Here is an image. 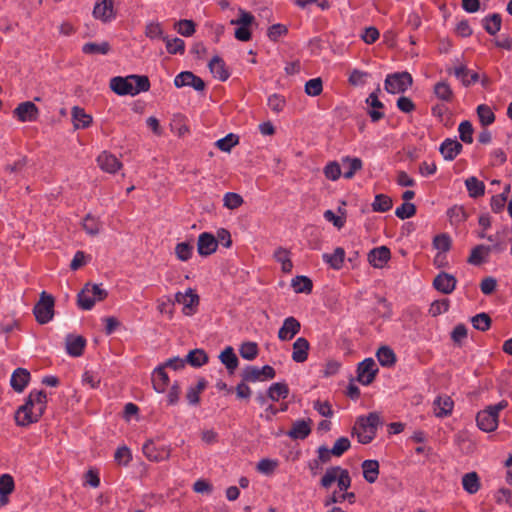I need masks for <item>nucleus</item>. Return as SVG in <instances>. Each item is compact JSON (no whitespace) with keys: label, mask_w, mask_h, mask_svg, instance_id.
<instances>
[{"label":"nucleus","mask_w":512,"mask_h":512,"mask_svg":"<svg viewBox=\"0 0 512 512\" xmlns=\"http://www.w3.org/2000/svg\"><path fill=\"white\" fill-rule=\"evenodd\" d=\"M47 407V395L43 390H32L25 403L15 413V421L18 426H28L38 422Z\"/></svg>","instance_id":"nucleus-1"},{"label":"nucleus","mask_w":512,"mask_h":512,"mask_svg":"<svg viewBox=\"0 0 512 512\" xmlns=\"http://www.w3.org/2000/svg\"><path fill=\"white\" fill-rule=\"evenodd\" d=\"M208 67L213 76L220 81H226L230 76L224 60L219 56H214L210 60Z\"/></svg>","instance_id":"nucleus-28"},{"label":"nucleus","mask_w":512,"mask_h":512,"mask_svg":"<svg viewBox=\"0 0 512 512\" xmlns=\"http://www.w3.org/2000/svg\"><path fill=\"white\" fill-rule=\"evenodd\" d=\"M454 75L466 87L476 83L480 78L477 72L469 70L465 65L455 67Z\"/></svg>","instance_id":"nucleus-29"},{"label":"nucleus","mask_w":512,"mask_h":512,"mask_svg":"<svg viewBox=\"0 0 512 512\" xmlns=\"http://www.w3.org/2000/svg\"><path fill=\"white\" fill-rule=\"evenodd\" d=\"M174 85L177 88L189 86L198 92L204 91L206 88L205 82L191 71H182L176 75Z\"/></svg>","instance_id":"nucleus-8"},{"label":"nucleus","mask_w":512,"mask_h":512,"mask_svg":"<svg viewBox=\"0 0 512 512\" xmlns=\"http://www.w3.org/2000/svg\"><path fill=\"white\" fill-rule=\"evenodd\" d=\"M450 307V301L448 299L435 300L431 303L429 308V314L432 317H437L448 311Z\"/></svg>","instance_id":"nucleus-60"},{"label":"nucleus","mask_w":512,"mask_h":512,"mask_svg":"<svg viewBox=\"0 0 512 512\" xmlns=\"http://www.w3.org/2000/svg\"><path fill=\"white\" fill-rule=\"evenodd\" d=\"M33 313L40 324H46L51 321L54 315L53 296L43 291L39 301L34 306Z\"/></svg>","instance_id":"nucleus-5"},{"label":"nucleus","mask_w":512,"mask_h":512,"mask_svg":"<svg viewBox=\"0 0 512 512\" xmlns=\"http://www.w3.org/2000/svg\"><path fill=\"white\" fill-rule=\"evenodd\" d=\"M72 121L75 129L88 128L92 123V117L83 108L74 106L72 108Z\"/></svg>","instance_id":"nucleus-31"},{"label":"nucleus","mask_w":512,"mask_h":512,"mask_svg":"<svg viewBox=\"0 0 512 512\" xmlns=\"http://www.w3.org/2000/svg\"><path fill=\"white\" fill-rule=\"evenodd\" d=\"M175 302L182 304L183 313L190 316L196 312V307L199 305V296L189 288L186 293L177 292Z\"/></svg>","instance_id":"nucleus-10"},{"label":"nucleus","mask_w":512,"mask_h":512,"mask_svg":"<svg viewBox=\"0 0 512 512\" xmlns=\"http://www.w3.org/2000/svg\"><path fill=\"white\" fill-rule=\"evenodd\" d=\"M362 470L364 479L372 484L374 483L379 475V463L377 460H365L362 462Z\"/></svg>","instance_id":"nucleus-35"},{"label":"nucleus","mask_w":512,"mask_h":512,"mask_svg":"<svg viewBox=\"0 0 512 512\" xmlns=\"http://www.w3.org/2000/svg\"><path fill=\"white\" fill-rule=\"evenodd\" d=\"M93 15L96 19H99L104 23L115 19L116 13L114 11L113 0H102L100 3H96L93 9Z\"/></svg>","instance_id":"nucleus-13"},{"label":"nucleus","mask_w":512,"mask_h":512,"mask_svg":"<svg viewBox=\"0 0 512 512\" xmlns=\"http://www.w3.org/2000/svg\"><path fill=\"white\" fill-rule=\"evenodd\" d=\"M97 162L100 168L108 173H116L122 166L116 156L105 151L97 157Z\"/></svg>","instance_id":"nucleus-24"},{"label":"nucleus","mask_w":512,"mask_h":512,"mask_svg":"<svg viewBox=\"0 0 512 512\" xmlns=\"http://www.w3.org/2000/svg\"><path fill=\"white\" fill-rule=\"evenodd\" d=\"M145 457L153 462L168 460L171 455V449L166 445H156L153 440H148L142 448Z\"/></svg>","instance_id":"nucleus-7"},{"label":"nucleus","mask_w":512,"mask_h":512,"mask_svg":"<svg viewBox=\"0 0 512 512\" xmlns=\"http://www.w3.org/2000/svg\"><path fill=\"white\" fill-rule=\"evenodd\" d=\"M477 115L481 125L484 127L491 125L495 121V114L488 105H479L477 107Z\"/></svg>","instance_id":"nucleus-50"},{"label":"nucleus","mask_w":512,"mask_h":512,"mask_svg":"<svg viewBox=\"0 0 512 512\" xmlns=\"http://www.w3.org/2000/svg\"><path fill=\"white\" fill-rule=\"evenodd\" d=\"M347 500L349 503H354L356 500V495L353 492H343V491H334L331 495L326 497L324 501L325 506H330L336 503H342Z\"/></svg>","instance_id":"nucleus-42"},{"label":"nucleus","mask_w":512,"mask_h":512,"mask_svg":"<svg viewBox=\"0 0 512 512\" xmlns=\"http://www.w3.org/2000/svg\"><path fill=\"white\" fill-rule=\"evenodd\" d=\"M341 162L344 168L343 177L345 179H352L363 167V162L358 157L345 156L341 159Z\"/></svg>","instance_id":"nucleus-26"},{"label":"nucleus","mask_w":512,"mask_h":512,"mask_svg":"<svg viewBox=\"0 0 512 512\" xmlns=\"http://www.w3.org/2000/svg\"><path fill=\"white\" fill-rule=\"evenodd\" d=\"M239 353L243 359L252 361L258 356V345L256 342H244L240 346Z\"/></svg>","instance_id":"nucleus-48"},{"label":"nucleus","mask_w":512,"mask_h":512,"mask_svg":"<svg viewBox=\"0 0 512 512\" xmlns=\"http://www.w3.org/2000/svg\"><path fill=\"white\" fill-rule=\"evenodd\" d=\"M39 110L37 106L31 102L26 101L20 103L13 111V114L20 122H32L38 117Z\"/></svg>","instance_id":"nucleus-11"},{"label":"nucleus","mask_w":512,"mask_h":512,"mask_svg":"<svg viewBox=\"0 0 512 512\" xmlns=\"http://www.w3.org/2000/svg\"><path fill=\"white\" fill-rule=\"evenodd\" d=\"M434 94L436 97L444 102H452L454 99V93L446 81L437 82L434 86Z\"/></svg>","instance_id":"nucleus-43"},{"label":"nucleus","mask_w":512,"mask_h":512,"mask_svg":"<svg viewBox=\"0 0 512 512\" xmlns=\"http://www.w3.org/2000/svg\"><path fill=\"white\" fill-rule=\"evenodd\" d=\"M110 44L106 41L101 43L89 42L85 43L82 47V52L84 54H101L106 55L110 51Z\"/></svg>","instance_id":"nucleus-45"},{"label":"nucleus","mask_w":512,"mask_h":512,"mask_svg":"<svg viewBox=\"0 0 512 512\" xmlns=\"http://www.w3.org/2000/svg\"><path fill=\"white\" fill-rule=\"evenodd\" d=\"M392 207V200L389 196L378 194L372 203V209L375 212H387Z\"/></svg>","instance_id":"nucleus-52"},{"label":"nucleus","mask_w":512,"mask_h":512,"mask_svg":"<svg viewBox=\"0 0 512 512\" xmlns=\"http://www.w3.org/2000/svg\"><path fill=\"white\" fill-rule=\"evenodd\" d=\"M86 346V339L82 336L68 335L66 337V350L72 357H79L83 354Z\"/></svg>","instance_id":"nucleus-25"},{"label":"nucleus","mask_w":512,"mask_h":512,"mask_svg":"<svg viewBox=\"0 0 512 512\" xmlns=\"http://www.w3.org/2000/svg\"><path fill=\"white\" fill-rule=\"evenodd\" d=\"M323 83L321 78H313L306 82L305 93L309 96H318L322 93Z\"/></svg>","instance_id":"nucleus-64"},{"label":"nucleus","mask_w":512,"mask_h":512,"mask_svg":"<svg viewBox=\"0 0 512 512\" xmlns=\"http://www.w3.org/2000/svg\"><path fill=\"white\" fill-rule=\"evenodd\" d=\"M378 362L383 367H392L396 362L394 351L388 346H381L376 353Z\"/></svg>","instance_id":"nucleus-41"},{"label":"nucleus","mask_w":512,"mask_h":512,"mask_svg":"<svg viewBox=\"0 0 512 512\" xmlns=\"http://www.w3.org/2000/svg\"><path fill=\"white\" fill-rule=\"evenodd\" d=\"M289 395V387L284 382L273 383L267 390V397L272 401L286 399Z\"/></svg>","instance_id":"nucleus-37"},{"label":"nucleus","mask_w":512,"mask_h":512,"mask_svg":"<svg viewBox=\"0 0 512 512\" xmlns=\"http://www.w3.org/2000/svg\"><path fill=\"white\" fill-rule=\"evenodd\" d=\"M434 414L438 418H445L452 413L454 402L451 397L444 395L438 396L434 402Z\"/></svg>","instance_id":"nucleus-22"},{"label":"nucleus","mask_w":512,"mask_h":512,"mask_svg":"<svg viewBox=\"0 0 512 512\" xmlns=\"http://www.w3.org/2000/svg\"><path fill=\"white\" fill-rule=\"evenodd\" d=\"M378 372L375 361L372 358H366L358 364L357 380L362 385H369L373 382Z\"/></svg>","instance_id":"nucleus-9"},{"label":"nucleus","mask_w":512,"mask_h":512,"mask_svg":"<svg viewBox=\"0 0 512 512\" xmlns=\"http://www.w3.org/2000/svg\"><path fill=\"white\" fill-rule=\"evenodd\" d=\"M463 489L469 494H475L480 489V478L476 472H469L462 477Z\"/></svg>","instance_id":"nucleus-38"},{"label":"nucleus","mask_w":512,"mask_h":512,"mask_svg":"<svg viewBox=\"0 0 512 512\" xmlns=\"http://www.w3.org/2000/svg\"><path fill=\"white\" fill-rule=\"evenodd\" d=\"M175 28L182 36L189 37L195 32V23L192 20L182 19L176 22Z\"/></svg>","instance_id":"nucleus-63"},{"label":"nucleus","mask_w":512,"mask_h":512,"mask_svg":"<svg viewBox=\"0 0 512 512\" xmlns=\"http://www.w3.org/2000/svg\"><path fill=\"white\" fill-rule=\"evenodd\" d=\"M447 217L452 225H459L467 220V213L462 206L454 205L447 211Z\"/></svg>","instance_id":"nucleus-46"},{"label":"nucleus","mask_w":512,"mask_h":512,"mask_svg":"<svg viewBox=\"0 0 512 512\" xmlns=\"http://www.w3.org/2000/svg\"><path fill=\"white\" fill-rule=\"evenodd\" d=\"M459 137L461 141L467 144L473 143V126L468 120H464L459 124L458 127Z\"/></svg>","instance_id":"nucleus-53"},{"label":"nucleus","mask_w":512,"mask_h":512,"mask_svg":"<svg viewBox=\"0 0 512 512\" xmlns=\"http://www.w3.org/2000/svg\"><path fill=\"white\" fill-rule=\"evenodd\" d=\"M462 150L463 145L458 140L451 138L445 139L439 147V151L446 161L454 160Z\"/></svg>","instance_id":"nucleus-18"},{"label":"nucleus","mask_w":512,"mask_h":512,"mask_svg":"<svg viewBox=\"0 0 512 512\" xmlns=\"http://www.w3.org/2000/svg\"><path fill=\"white\" fill-rule=\"evenodd\" d=\"M31 379L30 372L25 368H17L11 375L10 385L15 392L21 393L24 391Z\"/></svg>","instance_id":"nucleus-21"},{"label":"nucleus","mask_w":512,"mask_h":512,"mask_svg":"<svg viewBox=\"0 0 512 512\" xmlns=\"http://www.w3.org/2000/svg\"><path fill=\"white\" fill-rule=\"evenodd\" d=\"M416 214V206L413 203L404 202L395 210V215L404 220L413 217Z\"/></svg>","instance_id":"nucleus-61"},{"label":"nucleus","mask_w":512,"mask_h":512,"mask_svg":"<svg viewBox=\"0 0 512 512\" xmlns=\"http://www.w3.org/2000/svg\"><path fill=\"white\" fill-rule=\"evenodd\" d=\"M185 361L193 367H201L208 362V355L202 349H194L187 354Z\"/></svg>","instance_id":"nucleus-44"},{"label":"nucleus","mask_w":512,"mask_h":512,"mask_svg":"<svg viewBox=\"0 0 512 512\" xmlns=\"http://www.w3.org/2000/svg\"><path fill=\"white\" fill-rule=\"evenodd\" d=\"M133 83V96L140 92H147L150 89L149 78L145 75H130Z\"/></svg>","instance_id":"nucleus-47"},{"label":"nucleus","mask_w":512,"mask_h":512,"mask_svg":"<svg viewBox=\"0 0 512 512\" xmlns=\"http://www.w3.org/2000/svg\"><path fill=\"white\" fill-rule=\"evenodd\" d=\"M391 258L390 249L386 246L373 248L368 253V262L375 268H382Z\"/></svg>","instance_id":"nucleus-19"},{"label":"nucleus","mask_w":512,"mask_h":512,"mask_svg":"<svg viewBox=\"0 0 512 512\" xmlns=\"http://www.w3.org/2000/svg\"><path fill=\"white\" fill-rule=\"evenodd\" d=\"M219 359L230 374H233L239 365V360L234 352L233 347L227 346L219 355Z\"/></svg>","instance_id":"nucleus-32"},{"label":"nucleus","mask_w":512,"mask_h":512,"mask_svg":"<svg viewBox=\"0 0 512 512\" xmlns=\"http://www.w3.org/2000/svg\"><path fill=\"white\" fill-rule=\"evenodd\" d=\"M292 287L296 293H310L313 288V283L311 279L306 276H296L292 279Z\"/></svg>","instance_id":"nucleus-49"},{"label":"nucleus","mask_w":512,"mask_h":512,"mask_svg":"<svg viewBox=\"0 0 512 512\" xmlns=\"http://www.w3.org/2000/svg\"><path fill=\"white\" fill-rule=\"evenodd\" d=\"M451 244H452L451 238L446 233L436 235L433 239L434 248L441 252L449 251L451 248Z\"/></svg>","instance_id":"nucleus-62"},{"label":"nucleus","mask_w":512,"mask_h":512,"mask_svg":"<svg viewBox=\"0 0 512 512\" xmlns=\"http://www.w3.org/2000/svg\"><path fill=\"white\" fill-rule=\"evenodd\" d=\"M82 226L86 233L91 236L97 235L100 231L99 220L90 214L86 215V217L83 219Z\"/></svg>","instance_id":"nucleus-57"},{"label":"nucleus","mask_w":512,"mask_h":512,"mask_svg":"<svg viewBox=\"0 0 512 512\" xmlns=\"http://www.w3.org/2000/svg\"><path fill=\"white\" fill-rule=\"evenodd\" d=\"M166 49L169 54H183L185 52V42L180 38L169 39L164 38Z\"/></svg>","instance_id":"nucleus-55"},{"label":"nucleus","mask_w":512,"mask_h":512,"mask_svg":"<svg viewBox=\"0 0 512 512\" xmlns=\"http://www.w3.org/2000/svg\"><path fill=\"white\" fill-rule=\"evenodd\" d=\"M218 247V240L216 237L208 232H203L198 237L197 251L201 256H209L213 254Z\"/></svg>","instance_id":"nucleus-12"},{"label":"nucleus","mask_w":512,"mask_h":512,"mask_svg":"<svg viewBox=\"0 0 512 512\" xmlns=\"http://www.w3.org/2000/svg\"><path fill=\"white\" fill-rule=\"evenodd\" d=\"M456 283L457 280L453 275L441 272L434 278L433 287L444 294H450L455 290Z\"/></svg>","instance_id":"nucleus-16"},{"label":"nucleus","mask_w":512,"mask_h":512,"mask_svg":"<svg viewBox=\"0 0 512 512\" xmlns=\"http://www.w3.org/2000/svg\"><path fill=\"white\" fill-rule=\"evenodd\" d=\"M312 420L300 419L293 422L291 429L287 432V436L293 440H304L311 433Z\"/></svg>","instance_id":"nucleus-14"},{"label":"nucleus","mask_w":512,"mask_h":512,"mask_svg":"<svg viewBox=\"0 0 512 512\" xmlns=\"http://www.w3.org/2000/svg\"><path fill=\"white\" fill-rule=\"evenodd\" d=\"M207 387V381L204 378L198 380L196 386H191L187 390L186 399L190 405H197L200 402V394Z\"/></svg>","instance_id":"nucleus-40"},{"label":"nucleus","mask_w":512,"mask_h":512,"mask_svg":"<svg viewBox=\"0 0 512 512\" xmlns=\"http://www.w3.org/2000/svg\"><path fill=\"white\" fill-rule=\"evenodd\" d=\"M379 88L376 91L372 92L366 99V104L371 108L367 111V114L370 116L372 122H378L382 118H384V112L381 109L384 108V104L378 98Z\"/></svg>","instance_id":"nucleus-17"},{"label":"nucleus","mask_w":512,"mask_h":512,"mask_svg":"<svg viewBox=\"0 0 512 512\" xmlns=\"http://www.w3.org/2000/svg\"><path fill=\"white\" fill-rule=\"evenodd\" d=\"M381 425L380 416L376 412H371L367 416L357 418L352 430V434L357 436L361 444H369L376 437L378 427Z\"/></svg>","instance_id":"nucleus-2"},{"label":"nucleus","mask_w":512,"mask_h":512,"mask_svg":"<svg viewBox=\"0 0 512 512\" xmlns=\"http://www.w3.org/2000/svg\"><path fill=\"white\" fill-rule=\"evenodd\" d=\"M95 302L96 300L91 295L88 288H83L77 295V304L83 310H91Z\"/></svg>","instance_id":"nucleus-51"},{"label":"nucleus","mask_w":512,"mask_h":512,"mask_svg":"<svg viewBox=\"0 0 512 512\" xmlns=\"http://www.w3.org/2000/svg\"><path fill=\"white\" fill-rule=\"evenodd\" d=\"M501 24L502 18L498 13L488 15L482 20L483 28L490 35H495L497 32H499L501 29Z\"/></svg>","instance_id":"nucleus-39"},{"label":"nucleus","mask_w":512,"mask_h":512,"mask_svg":"<svg viewBox=\"0 0 512 512\" xmlns=\"http://www.w3.org/2000/svg\"><path fill=\"white\" fill-rule=\"evenodd\" d=\"M325 177L329 180L336 181L343 175L341 165L336 161H331L326 164L323 169Z\"/></svg>","instance_id":"nucleus-56"},{"label":"nucleus","mask_w":512,"mask_h":512,"mask_svg":"<svg viewBox=\"0 0 512 512\" xmlns=\"http://www.w3.org/2000/svg\"><path fill=\"white\" fill-rule=\"evenodd\" d=\"M351 447V442L347 437L338 438L333 447L330 449V453H332L335 457H341L346 451H348Z\"/></svg>","instance_id":"nucleus-58"},{"label":"nucleus","mask_w":512,"mask_h":512,"mask_svg":"<svg viewBox=\"0 0 512 512\" xmlns=\"http://www.w3.org/2000/svg\"><path fill=\"white\" fill-rule=\"evenodd\" d=\"M473 327L479 331H487L491 326V318L487 313H479L471 318Z\"/></svg>","instance_id":"nucleus-54"},{"label":"nucleus","mask_w":512,"mask_h":512,"mask_svg":"<svg viewBox=\"0 0 512 512\" xmlns=\"http://www.w3.org/2000/svg\"><path fill=\"white\" fill-rule=\"evenodd\" d=\"M310 349V344L308 340L304 337H300L296 339L293 343V352L292 359L297 363H303L308 358V352Z\"/></svg>","instance_id":"nucleus-27"},{"label":"nucleus","mask_w":512,"mask_h":512,"mask_svg":"<svg viewBox=\"0 0 512 512\" xmlns=\"http://www.w3.org/2000/svg\"><path fill=\"white\" fill-rule=\"evenodd\" d=\"M476 422L479 429L484 432H492L496 430L498 426V419L493 416L492 412L486 409L478 412Z\"/></svg>","instance_id":"nucleus-23"},{"label":"nucleus","mask_w":512,"mask_h":512,"mask_svg":"<svg viewBox=\"0 0 512 512\" xmlns=\"http://www.w3.org/2000/svg\"><path fill=\"white\" fill-rule=\"evenodd\" d=\"M492 251L490 246L479 244L475 246L467 259V262L471 265L479 266L485 261V257Z\"/></svg>","instance_id":"nucleus-33"},{"label":"nucleus","mask_w":512,"mask_h":512,"mask_svg":"<svg viewBox=\"0 0 512 512\" xmlns=\"http://www.w3.org/2000/svg\"><path fill=\"white\" fill-rule=\"evenodd\" d=\"M153 388L158 393H163L169 385V377L165 372V366L157 367L152 374Z\"/></svg>","instance_id":"nucleus-30"},{"label":"nucleus","mask_w":512,"mask_h":512,"mask_svg":"<svg viewBox=\"0 0 512 512\" xmlns=\"http://www.w3.org/2000/svg\"><path fill=\"white\" fill-rule=\"evenodd\" d=\"M334 482H337L339 491L348 492L347 490L350 488L352 483L349 471L340 466L329 467L322 476L320 485L321 487L328 489Z\"/></svg>","instance_id":"nucleus-3"},{"label":"nucleus","mask_w":512,"mask_h":512,"mask_svg":"<svg viewBox=\"0 0 512 512\" xmlns=\"http://www.w3.org/2000/svg\"><path fill=\"white\" fill-rule=\"evenodd\" d=\"M465 186L471 198H478L485 193V184L477 177L471 176L465 180Z\"/></svg>","instance_id":"nucleus-36"},{"label":"nucleus","mask_w":512,"mask_h":512,"mask_svg":"<svg viewBox=\"0 0 512 512\" xmlns=\"http://www.w3.org/2000/svg\"><path fill=\"white\" fill-rule=\"evenodd\" d=\"M110 89L117 95H131L133 96V83L130 75L127 77L116 76L110 80Z\"/></svg>","instance_id":"nucleus-20"},{"label":"nucleus","mask_w":512,"mask_h":512,"mask_svg":"<svg viewBox=\"0 0 512 512\" xmlns=\"http://www.w3.org/2000/svg\"><path fill=\"white\" fill-rule=\"evenodd\" d=\"M301 324L293 316L287 317L278 331V338L281 341H288L300 332Z\"/></svg>","instance_id":"nucleus-15"},{"label":"nucleus","mask_w":512,"mask_h":512,"mask_svg":"<svg viewBox=\"0 0 512 512\" xmlns=\"http://www.w3.org/2000/svg\"><path fill=\"white\" fill-rule=\"evenodd\" d=\"M276 372L275 369L270 365H265L261 368L253 365L246 366L242 373L241 377L244 382H257V381H265L275 378Z\"/></svg>","instance_id":"nucleus-6"},{"label":"nucleus","mask_w":512,"mask_h":512,"mask_svg":"<svg viewBox=\"0 0 512 512\" xmlns=\"http://www.w3.org/2000/svg\"><path fill=\"white\" fill-rule=\"evenodd\" d=\"M193 253V245L188 242L178 243L175 247V254L181 261H188Z\"/></svg>","instance_id":"nucleus-59"},{"label":"nucleus","mask_w":512,"mask_h":512,"mask_svg":"<svg viewBox=\"0 0 512 512\" xmlns=\"http://www.w3.org/2000/svg\"><path fill=\"white\" fill-rule=\"evenodd\" d=\"M322 258L331 268L339 270L345 260V250L342 247H337L332 254L324 253Z\"/></svg>","instance_id":"nucleus-34"},{"label":"nucleus","mask_w":512,"mask_h":512,"mask_svg":"<svg viewBox=\"0 0 512 512\" xmlns=\"http://www.w3.org/2000/svg\"><path fill=\"white\" fill-rule=\"evenodd\" d=\"M412 84L413 78L410 73L396 72L386 76L384 88L390 94H398L404 93Z\"/></svg>","instance_id":"nucleus-4"}]
</instances>
